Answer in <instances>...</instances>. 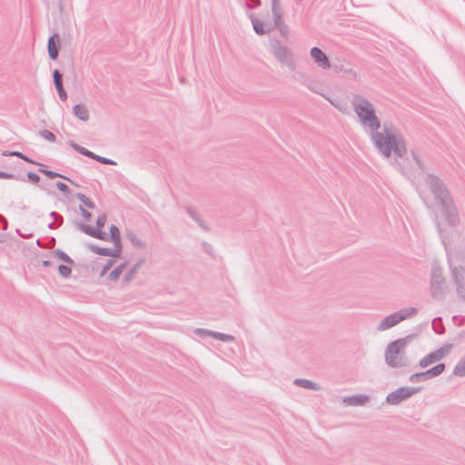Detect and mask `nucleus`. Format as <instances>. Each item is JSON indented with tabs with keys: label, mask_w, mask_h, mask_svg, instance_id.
I'll list each match as a JSON object with an SVG mask.
<instances>
[{
	"label": "nucleus",
	"mask_w": 465,
	"mask_h": 465,
	"mask_svg": "<svg viewBox=\"0 0 465 465\" xmlns=\"http://www.w3.org/2000/svg\"><path fill=\"white\" fill-rule=\"evenodd\" d=\"M68 144L78 153L84 155L88 158H91L100 163L106 164V165H114L116 163L114 160L104 157V156H100V155L94 153V152L86 149L85 147L75 143L73 141H69Z\"/></svg>",
	"instance_id": "10"
},
{
	"label": "nucleus",
	"mask_w": 465,
	"mask_h": 465,
	"mask_svg": "<svg viewBox=\"0 0 465 465\" xmlns=\"http://www.w3.org/2000/svg\"><path fill=\"white\" fill-rule=\"evenodd\" d=\"M110 233L108 234L110 241L121 238L120 231L115 224H111L109 227Z\"/></svg>",
	"instance_id": "36"
},
{
	"label": "nucleus",
	"mask_w": 465,
	"mask_h": 465,
	"mask_svg": "<svg viewBox=\"0 0 465 465\" xmlns=\"http://www.w3.org/2000/svg\"><path fill=\"white\" fill-rule=\"evenodd\" d=\"M65 0H57V4H58V7H59V11L60 13H63L64 11V3Z\"/></svg>",
	"instance_id": "54"
},
{
	"label": "nucleus",
	"mask_w": 465,
	"mask_h": 465,
	"mask_svg": "<svg viewBox=\"0 0 465 465\" xmlns=\"http://www.w3.org/2000/svg\"><path fill=\"white\" fill-rule=\"evenodd\" d=\"M261 5H262L261 0H247L245 6L248 9H255V8L259 7Z\"/></svg>",
	"instance_id": "41"
},
{
	"label": "nucleus",
	"mask_w": 465,
	"mask_h": 465,
	"mask_svg": "<svg viewBox=\"0 0 465 465\" xmlns=\"http://www.w3.org/2000/svg\"><path fill=\"white\" fill-rule=\"evenodd\" d=\"M310 55L312 58L313 62L322 69H327L331 67V62L326 54L319 47H312L310 50Z\"/></svg>",
	"instance_id": "12"
},
{
	"label": "nucleus",
	"mask_w": 465,
	"mask_h": 465,
	"mask_svg": "<svg viewBox=\"0 0 465 465\" xmlns=\"http://www.w3.org/2000/svg\"><path fill=\"white\" fill-rule=\"evenodd\" d=\"M114 263V260L108 259L106 261V262L104 264V267H105V269H107L109 271L113 267Z\"/></svg>",
	"instance_id": "52"
},
{
	"label": "nucleus",
	"mask_w": 465,
	"mask_h": 465,
	"mask_svg": "<svg viewBox=\"0 0 465 465\" xmlns=\"http://www.w3.org/2000/svg\"><path fill=\"white\" fill-rule=\"evenodd\" d=\"M293 383L296 386H299V387H302V388H304L307 390L319 391L321 389V387L318 383H316L311 380H307V379L297 378L294 380Z\"/></svg>",
	"instance_id": "19"
},
{
	"label": "nucleus",
	"mask_w": 465,
	"mask_h": 465,
	"mask_svg": "<svg viewBox=\"0 0 465 465\" xmlns=\"http://www.w3.org/2000/svg\"><path fill=\"white\" fill-rule=\"evenodd\" d=\"M432 329L436 334H443L445 332V327L440 317H437L433 320Z\"/></svg>",
	"instance_id": "30"
},
{
	"label": "nucleus",
	"mask_w": 465,
	"mask_h": 465,
	"mask_svg": "<svg viewBox=\"0 0 465 465\" xmlns=\"http://www.w3.org/2000/svg\"><path fill=\"white\" fill-rule=\"evenodd\" d=\"M106 220H107V216L105 213L100 214L95 221L96 228H98V229L103 228L105 225Z\"/></svg>",
	"instance_id": "40"
},
{
	"label": "nucleus",
	"mask_w": 465,
	"mask_h": 465,
	"mask_svg": "<svg viewBox=\"0 0 465 465\" xmlns=\"http://www.w3.org/2000/svg\"><path fill=\"white\" fill-rule=\"evenodd\" d=\"M58 273L64 279H68L72 274V269L65 264H59L57 267Z\"/></svg>",
	"instance_id": "33"
},
{
	"label": "nucleus",
	"mask_w": 465,
	"mask_h": 465,
	"mask_svg": "<svg viewBox=\"0 0 465 465\" xmlns=\"http://www.w3.org/2000/svg\"><path fill=\"white\" fill-rule=\"evenodd\" d=\"M50 255H53V256L58 258L60 261L65 262L66 264H69V265L74 264V261L68 254H66L64 252H63L60 249L54 250L52 253L50 252Z\"/></svg>",
	"instance_id": "25"
},
{
	"label": "nucleus",
	"mask_w": 465,
	"mask_h": 465,
	"mask_svg": "<svg viewBox=\"0 0 465 465\" xmlns=\"http://www.w3.org/2000/svg\"><path fill=\"white\" fill-rule=\"evenodd\" d=\"M127 265V262H121L118 264L113 271H111L108 274V279L112 282H116L120 275L123 273L124 270Z\"/></svg>",
	"instance_id": "23"
},
{
	"label": "nucleus",
	"mask_w": 465,
	"mask_h": 465,
	"mask_svg": "<svg viewBox=\"0 0 465 465\" xmlns=\"http://www.w3.org/2000/svg\"><path fill=\"white\" fill-rule=\"evenodd\" d=\"M50 252H41L39 250L31 251V264L37 266L42 263L45 258H47Z\"/></svg>",
	"instance_id": "21"
},
{
	"label": "nucleus",
	"mask_w": 465,
	"mask_h": 465,
	"mask_svg": "<svg viewBox=\"0 0 465 465\" xmlns=\"http://www.w3.org/2000/svg\"><path fill=\"white\" fill-rule=\"evenodd\" d=\"M282 12L281 7V0H272V13Z\"/></svg>",
	"instance_id": "45"
},
{
	"label": "nucleus",
	"mask_w": 465,
	"mask_h": 465,
	"mask_svg": "<svg viewBox=\"0 0 465 465\" xmlns=\"http://www.w3.org/2000/svg\"><path fill=\"white\" fill-rule=\"evenodd\" d=\"M0 176H1V177H4V176H5V175L4 173H0Z\"/></svg>",
	"instance_id": "59"
},
{
	"label": "nucleus",
	"mask_w": 465,
	"mask_h": 465,
	"mask_svg": "<svg viewBox=\"0 0 465 465\" xmlns=\"http://www.w3.org/2000/svg\"><path fill=\"white\" fill-rule=\"evenodd\" d=\"M145 262L144 258H140L132 267L131 269L124 274V282H131L134 275L137 273L140 267Z\"/></svg>",
	"instance_id": "20"
},
{
	"label": "nucleus",
	"mask_w": 465,
	"mask_h": 465,
	"mask_svg": "<svg viewBox=\"0 0 465 465\" xmlns=\"http://www.w3.org/2000/svg\"><path fill=\"white\" fill-rule=\"evenodd\" d=\"M55 186L65 197H68L71 194L69 187L64 183L56 182Z\"/></svg>",
	"instance_id": "37"
},
{
	"label": "nucleus",
	"mask_w": 465,
	"mask_h": 465,
	"mask_svg": "<svg viewBox=\"0 0 465 465\" xmlns=\"http://www.w3.org/2000/svg\"><path fill=\"white\" fill-rule=\"evenodd\" d=\"M111 242H113V243H114V249H117L122 252L123 245H122L121 238L111 240Z\"/></svg>",
	"instance_id": "48"
},
{
	"label": "nucleus",
	"mask_w": 465,
	"mask_h": 465,
	"mask_svg": "<svg viewBox=\"0 0 465 465\" xmlns=\"http://www.w3.org/2000/svg\"><path fill=\"white\" fill-rule=\"evenodd\" d=\"M446 369V364L443 362L438 363L430 369L426 370V373L429 380L440 376Z\"/></svg>",
	"instance_id": "22"
},
{
	"label": "nucleus",
	"mask_w": 465,
	"mask_h": 465,
	"mask_svg": "<svg viewBox=\"0 0 465 465\" xmlns=\"http://www.w3.org/2000/svg\"><path fill=\"white\" fill-rule=\"evenodd\" d=\"M440 212L449 226L456 227L459 225L460 220L455 202L440 208Z\"/></svg>",
	"instance_id": "11"
},
{
	"label": "nucleus",
	"mask_w": 465,
	"mask_h": 465,
	"mask_svg": "<svg viewBox=\"0 0 465 465\" xmlns=\"http://www.w3.org/2000/svg\"><path fill=\"white\" fill-rule=\"evenodd\" d=\"M49 215L54 219V222L48 224L50 229H56L64 223V217L57 212L53 211Z\"/></svg>",
	"instance_id": "26"
},
{
	"label": "nucleus",
	"mask_w": 465,
	"mask_h": 465,
	"mask_svg": "<svg viewBox=\"0 0 465 465\" xmlns=\"http://www.w3.org/2000/svg\"><path fill=\"white\" fill-rule=\"evenodd\" d=\"M79 209H80V212H81V214H82L83 218L85 221H90V219L92 217L91 213L89 211H87L85 208H84L82 205L79 206Z\"/></svg>",
	"instance_id": "46"
},
{
	"label": "nucleus",
	"mask_w": 465,
	"mask_h": 465,
	"mask_svg": "<svg viewBox=\"0 0 465 465\" xmlns=\"http://www.w3.org/2000/svg\"><path fill=\"white\" fill-rule=\"evenodd\" d=\"M423 388L422 387H411V386H402L395 391L390 392L386 396V402L390 405H398L401 401L411 398L415 393L420 392Z\"/></svg>",
	"instance_id": "7"
},
{
	"label": "nucleus",
	"mask_w": 465,
	"mask_h": 465,
	"mask_svg": "<svg viewBox=\"0 0 465 465\" xmlns=\"http://www.w3.org/2000/svg\"><path fill=\"white\" fill-rule=\"evenodd\" d=\"M203 246L205 252L208 254H210L211 256H213V246L210 243L206 242H203Z\"/></svg>",
	"instance_id": "49"
},
{
	"label": "nucleus",
	"mask_w": 465,
	"mask_h": 465,
	"mask_svg": "<svg viewBox=\"0 0 465 465\" xmlns=\"http://www.w3.org/2000/svg\"><path fill=\"white\" fill-rule=\"evenodd\" d=\"M186 212L188 213V215L193 219L194 220L195 222H197L199 223L200 226L203 227V223L201 222V220L199 219V216L197 214V213L192 208V207H187L186 208Z\"/></svg>",
	"instance_id": "39"
},
{
	"label": "nucleus",
	"mask_w": 465,
	"mask_h": 465,
	"mask_svg": "<svg viewBox=\"0 0 465 465\" xmlns=\"http://www.w3.org/2000/svg\"><path fill=\"white\" fill-rule=\"evenodd\" d=\"M73 114L81 121H87L89 119V112L85 104H77L73 107Z\"/></svg>",
	"instance_id": "18"
},
{
	"label": "nucleus",
	"mask_w": 465,
	"mask_h": 465,
	"mask_svg": "<svg viewBox=\"0 0 465 465\" xmlns=\"http://www.w3.org/2000/svg\"><path fill=\"white\" fill-rule=\"evenodd\" d=\"M36 243H37L38 246H40V240L39 239L36 240Z\"/></svg>",
	"instance_id": "58"
},
{
	"label": "nucleus",
	"mask_w": 465,
	"mask_h": 465,
	"mask_svg": "<svg viewBox=\"0 0 465 465\" xmlns=\"http://www.w3.org/2000/svg\"><path fill=\"white\" fill-rule=\"evenodd\" d=\"M195 333L200 335L202 338L210 336L212 338H214V339L223 341V342H230V341H234V339H235L231 334L209 331V330H205V329H196Z\"/></svg>",
	"instance_id": "14"
},
{
	"label": "nucleus",
	"mask_w": 465,
	"mask_h": 465,
	"mask_svg": "<svg viewBox=\"0 0 465 465\" xmlns=\"http://www.w3.org/2000/svg\"><path fill=\"white\" fill-rule=\"evenodd\" d=\"M37 134L41 137H43L45 140L54 143L56 140L55 135L49 130H40L37 132Z\"/></svg>",
	"instance_id": "35"
},
{
	"label": "nucleus",
	"mask_w": 465,
	"mask_h": 465,
	"mask_svg": "<svg viewBox=\"0 0 465 465\" xmlns=\"http://www.w3.org/2000/svg\"><path fill=\"white\" fill-rule=\"evenodd\" d=\"M410 339L411 335L400 338L388 344L384 352V360L390 368L398 369L411 366V361L405 353V348Z\"/></svg>",
	"instance_id": "2"
},
{
	"label": "nucleus",
	"mask_w": 465,
	"mask_h": 465,
	"mask_svg": "<svg viewBox=\"0 0 465 465\" xmlns=\"http://www.w3.org/2000/svg\"><path fill=\"white\" fill-rule=\"evenodd\" d=\"M108 270L105 269V267L103 266L101 272H100V277L104 276L107 273Z\"/></svg>",
	"instance_id": "56"
},
{
	"label": "nucleus",
	"mask_w": 465,
	"mask_h": 465,
	"mask_svg": "<svg viewBox=\"0 0 465 465\" xmlns=\"http://www.w3.org/2000/svg\"><path fill=\"white\" fill-rule=\"evenodd\" d=\"M74 226H76L79 230L84 232L85 234L94 238L96 231H97L96 227H93L92 225L85 224V223H80V222H75Z\"/></svg>",
	"instance_id": "24"
},
{
	"label": "nucleus",
	"mask_w": 465,
	"mask_h": 465,
	"mask_svg": "<svg viewBox=\"0 0 465 465\" xmlns=\"http://www.w3.org/2000/svg\"><path fill=\"white\" fill-rule=\"evenodd\" d=\"M369 401V397L365 394H354L344 398L343 401L348 405L363 406Z\"/></svg>",
	"instance_id": "17"
},
{
	"label": "nucleus",
	"mask_w": 465,
	"mask_h": 465,
	"mask_svg": "<svg viewBox=\"0 0 465 465\" xmlns=\"http://www.w3.org/2000/svg\"><path fill=\"white\" fill-rule=\"evenodd\" d=\"M87 248L93 252L95 254L102 255V256H108L109 255V249L107 247H101L96 244H87Z\"/></svg>",
	"instance_id": "28"
},
{
	"label": "nucleus",
	"mask_w": 465,
	"mask_h": 465,
	"mask_svg": "<svg viewBox=\"0 0 465 465\" xmlns=\"http://www.w3.org/2000/svg\"><path fill=\"white\" fill-rule=\"evenodd\" d=\"M55 89L57 91V94H58V96H59L60 100L61 101H65L67 99V93L64 90V85L55 87Z\"/></svg>",
	"instance_id": "42"
},
{
	"label": "nucleus",
	"mask_w": 465,
	"mask_h": 465,
	"mask_svg": "<svg viewBox=\"0 0 465 465\" xmlns=\"http://www.w3.org/2000/svg\"><path fill=\"white\" fill-rule=\"evenodd\" d=\"M435 223H436V227H437L438 231L440 232V223H439V221L437 219L435 221Z\"/></svg>",
	"instance_id": "57"
},
{
	"label": "nucleus",
	"mask_w": 465,
	"mask_h": 465,
	"mask_svg": "<svg viewBox=\"0 0 465 465\" xmlns=\"http://www.w3.org/2000/svg\"><path fill=\"white\" fill-rule=\"evenodd\" d=\"M272 19H273V25H272V26H273V29H274L276 26L281 25V24H282L284 22L282 21V12L272 13Z\"/></svg>",
	"instance_id": "38"
},
{
	"label": "nucleus",
	"mask_w": 465,
	"mask_h": 465,
	"mask_svg": "<svg viewBox=\"0 0 465 465\" xmlns=\"http://www.w3.org/2000/svg\"><path fill=\"white\" fill-rule=\"evenodd\" d=\"M249 18L252 22L253 31L258 35H264L265 34L273 30V26L272 25L264 24L262 20L256 17L254 15H250Z\"/></svg>",
	"instance_id": "15"
},
{
	"label": "nucleus",
	"mask_w": 465,
	"mask_h": 465,
	"mask_svg": "<svg viewBox=\"0 0 465 465\" xmlns=\"http://www.w3.org/2000/svg\"><path fill=\"white\" fill-rule=\"evenodd\" d=\"M424 182L432 193L435 205L439 210L454 202L450 190L439 176L429 173Z\"/></svg>",
	"instance_id": "3"
},
{
	"label": "nucleus",
	"mask_w": 465,
	"mask_h": 465,
	"mask_svg": "<svg viewBox=\"0 0 465 465\" xmlns=\"http://www.w3.org/2000/svg\"><path fill=\"white\" fill-rule=\"evenodd\" d=\"M43 266L45 267H50L53 265V262H51L48 257L47 258H45L44 261H42V263H41Z\"/></svg>",
	"instance_id": "53"
},
{
	"label": "nucleus",
	"mask_w": 465,
	"mask_h": 465,
	"mask_svg": "<svg viewBox=\"0 0 465 465\" xmlns=\"http://www.w3.org/2000/svg\"><path fill=\"white\" fill-rule=\"evenodd\" d=\"M351 105L361 126L369 133L371 143L381 154L389 158L393 152L395 156L402 158L407 153L405 139L392 124L384 123L380 132L381 120L371 101L361 94H355Z\"/></svg>",
	"instance_id": "1"
},
{
	"label": "nucleus",
	"mask_w": 465,
	"mask_h": 465,
	"mask_svg": "<svg viewBox=\"0 0 465 465\" xmlns=\"http://www.w3.org/2000/svg\"><path fill=\"white\" fill-rule=\"evenodd\" d=\"M94 238L102 240V241H110L108 233L103 232L101 229L97 228Z\"/></svg>",
	"instance_id": "43"
},
{
	"label": "nucleus",
	"mask_w": 465,
	"mask_h": 465,
	"mask_svg": "<svg viewBox=\"0 0 465 465\" xmlns=\"http://www.w3.org/2000/svg\"><path fill=\"white\" fill-rule=\"evenodd\" d=\"M451 276L455 282L458 296L465 301V267L454 266L451 267Z\"/></svg>",
	"instance_id": "9"
},
{
	"label": "nucleus",
	"mask_w": 465,
	"mask_h": 465,
	"mask_svg": "<svg viewBox=\"0 0 465 465\" xmlns=\"http://www.w3.org/2000/svg\"><path fill=\"white\" fill-rule=\"evenodd\" d=\"M452 344H445L442 347L428 353L419 361V367L424 369L443 359L450 350Z\"/></svg>",
	"instance_id": "8"
},
{
	"label": "nucleus",
	"mask_w": 465,
	"mask_h": 465,
	"mask_svg": "<svg viewBox=\"0 0 465 465\" xmlns=\"http://www.w3.org/2000/svg\"><path fill=\"white\" fill-rule=\"evenodd\" d=\"M417 312V309L414 307H409L401 309L396 312H393L388 316H386L384 319L381 321L378 326V330L380 331H385L388 330L395 325H397L399 322H402L403 320L407 319L408 317H411V315H414Z\"/></svg>",
	"instance_id": "6"
},
{
	"label": "nucleus",
	"mask_w": 465,
	"mask_h": 465,
	"mask_svg": "<svg viewBox=\"0 0 465 465\" xmlns=\"http://www.w3.org/2000/svg\"><path fill=\"white\" fill-rule=\"evenodd\" d=\"M52 76H53V81H54V87H58V86L64 85V84H63V74L61 73L60 70L54 69L52 72Z\"/></svg>",
	"instance_id": "34"
},
{
	"label": "nucleus",
	"mask_w": 465,
	"mask_h": 465,
	"mask_svg": "<svg viewBox=\"0 0 465 465\" xmlns=\"http://www.w3.org/2000/svg\"><path fill=\"white\" fill-rule=\"evenodd\" d=\"M271 45L274 57L282 64H285L291 71L296 69L295 61L292 58L291 50L283 45L280 40H271Z\"/></svg>",
	"instance_id": "5"
},
{
	"label": "nucleus",
	"mask_w": 465,
	"mask_h": 465,
	"mask_svg": "<svg viewBox=\"0 0 465 465\" xmlns=\"http://www.w3.org/2000/svg\"><path fill=\"white\" fill-rule=\"evenodd\" d=\"M122 255V252L120 250H117V249H114V248H110L109 249V255L108 257H113V258H120Z\"/></svg>",
	"instance_id": "47"
},
{
	"label": "nucleus",
	"mask_w": 465,
	"mask_h": 465,
	"mask_svg": "<svg viewBox=\"0 0 465 465\" xmlns=\"http://www.w3.org/2000/svg\"><path fill=\"white\" fill-rule=\"evenodd\" d=\"M126 237L131 242V243L137 248H143L144 242L140 240L137 235L133 231L126 232Z\"/></svg>",
	"instance_id": "27"
},
{
	"label": "nucleus",
	"mask_w": 465,
	"mask_h": 465,
	"mask_svg": "<svg viewBox=\"0 0 465 465\" xmlns=\"http://www.w3.org/2000/svg\"><path fill=\"white\" fill-rule=\"evenodd\" d=\"M409 381L411 382L415 383V382L429 381V379H428L426 371H424L421 372H416V373L411 374L409 378Z\"/></svg>",
	"instance_id": "32"
},
{
	"label": "nucleus",
	"mask_w": 465,
	"mask_h": 465,
	"mask_svg": "<svg viewBox=\"0 0 465 465\" xmlns=\"http://www.w3.org/2000/svg\"><path fill=\"white\" fill-rule=\"evenodd\" d=\"M108 270L105 269V267L103 266L101 272H100V277L104 276L107 273Z\"/></svg>",
	"instance_id": "55"
},
{
	"label": "nucleus",
	"mask_w": 465,
	"mask_h": 465,
	"mask_svg": "<svg viewBox=\"0 0 465 465\" xmlns=\"http://www.w3.org/2000/svg\"><path fill=\"white\" fill-rule=\"evenodd\" d=\"M60 47H61L60 37H59L58 34L54 33L52 35L49 36L48 42H47L48 55L51 60H53V61L57 60L58 55H59Z\"/></svg>",
	"instance_id": "13"
},
{
	"label": "nucleus",
	"mask_w": 465,
	"mask_h": 465,
	"mask_svg": "<svg viewBox=\"0 0 465 465\" xmlns=\"http://www.w3.org/2000/svg\"><path fill=\"white\" fill-rule=\"evenodd\" d=\"M31 164H37L40 166L39 168V172H41L42 173L45 174L48 178L50 179H54V178H62L64 180H66V181H69L72 184L75 185V186H78V184H76L75 183H74L71 179H69L67 176L64 175V174H61L57 172H54V171H51V170H48L47 169V166L45 165V164H41V163H38L36 162H35L34 160L31 159Z\"/></svg>",
	"instance_id": "16"
},
{
	"label": "nucleus",
	"mask_w": 465,
	"mask_h": 465,
	"mask_svg": "<svg viewBox=\"0 0 465 465\" xmlns=\"http://www.w3.org/2000/svg\"><path fill=\"white\" fill-rule=\"evenodd\" d=\"M411 155H412V158L413 160L415 161V163H417V165L421 168L422 167V162L421 160L419 158V156L417 155V153L414 152V151H411Z\"/></svg>",
	"instance_id": "50"
},
{
	"label": "nucleus",
	"mask_w": 465,
	"mask_h": 465,
	"mask_svg": "<svg viewBox=\"0 0 465 465\" xmlns=\"http://www.w3.org/2000/svg\"><path fill=\"white\" fill-rule=\"evenodd\" d=\"M453 374L458 377H465V355L456 364Z\"/></svg>",
	"instance_id": "29"
},
{
	"label": "nucleus",
	"mask_w": 465,
	"mask_h": 465,
	"mask_svg": "<svg viewBox=\"0 0 465 465\" xmlns=\"http://www.w3.org/2000/svg\"><path fill=\"white\" fill-rule=\"evenodd\" d=\"M75 198L83 203L87 208L92 210L95 208L94 202H92L85 194L82 193H76Z\"/></svg>",
	"instance_id": "31"
},
{
	"label": "nucleus",
	"mask_w": 465,
	"mask_h": 465,
	"mask_svg": "<svg viewBox=\"0 0 465 465\" xmlns=\"http://www.w3.org/2000/svg\"><path fill=\"white\" fill-rule=\"evenodd\" d=\"M275 28H277L279 30V32L282 37L286 38L288 36L289 28L284 23L281 24V25L276 26Z\"/></svg>",
	"instance_id": "44"
},
{
	"label": "nucleus",
	"mask_w": 465,
	"mask_h": 465,
	"mask_svg": "<svg viewBox=\"0 0 465 465\" xmlns=\"http://www.w3.org/2000/svg\"><path fill=\"white\" fill-rule=\"evenodd\" d=\"M447 284L443 276V270L434 264L430 272V294L434 300H442L446 294Z\"/></svg>",
	"instance_id": "4"
},
{
	"label": "nucleus",
	"mask_w": 465,
	"mask_h": 465,
	"mask_svg": "<svg viewBox=\"0 0 465 465\" xmlns=\"http://www.w3.org/2000/svg\"><path fill=\"white\" fill-rule=\"evenodd\" d=\"M39 182H40V176L37 173L31 172V183H38Z\"/></svg>",
	"instance_id": "51"
}]
</instances>
